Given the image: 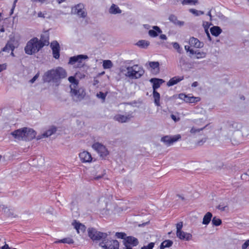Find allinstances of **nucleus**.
Masks as SVG:
<instances>
[{
    "instance_id": "obj_57",
    "label": "nucleus",
    "mask_w": 249,
    "mask_h": 249,
    "mask_svg": "<svg viewBox=\"0 0 249 249\" xmlns=\"http://www.w3.org/2000/svg\"><path fill=\"white\" fill-rule=\"evenodd\" d=\"M0 208L3 210L4 212H6V209H7V208L3 205H0Z\"/></svg>"
},
{
    "instance_id": "obj_60",
    "label": "nucleus",
    "mask_w": 249,
    "mask_h": 249,
    "mask_svg": "<svg viewBox=\"0 0 249 249\" xmlns=\"http://www.w3.org/2000/svg\"><path fill=\"white\" fill-rule=\"evenodd\" d=\"M184 48H185V50H186L187 52H188L189 51L190 49V46H188V45H185V47H184Z\"/></svg>"
},
{
    "instance_id": "obj_11",
    "label": "nucleus",
    "mask_w": 249,
    "mask_h": 249,
    "mask_svg": "<svg viewBox=\"0 0 249 249\" xmlns=\"http://www.w3.org/2000/svg\"><path fill=\"white\" fill-rule=\"evenodd\" d=\"M26 127H23L21 129H17L11 132V134L16 139L18 140L24 141L25 140V130Z\"/></svg>"
},
{
    "instance_id": "obj_5",
    "label": "nucleus",
    "mask_w": 249,
    "mask_h": 249,
    "mask_svg": "<svg viewBox=\"0 0 249 249\" xmlns=\"http://www.w3.org/2000/svg\"><path fill=\"white\" fill-rule=\"evenodd\" d=\"M99 246L104 249H119V243L116 240H106L105 239L100 243Z\"/></svg>"
},
{
    "instance_id": "obj_49",
    "label": "nucleus",
    "mask_w": 249,
    "mask_h": 249,
    "mask_svg": "<svg viewBox=\"0 0 249 249\" xmlns=\"http://www.w3.org/2000/svg\"><path fill=\"white\" fill-rule=\"evenodd\" d=\"M247 248H249V239L247 240L242 245V249H246Z\"/></svg>"
},
{
    "instance_id": "obj_35",
    "label": "nucleus",
    "mask_w": 249,
    "mask_h": 249,
    "mask_svg": "<svg viewBox=\"0 0 249 249\" xmlns=\"http://www.w3.org/2000/svg\"><path fill=\"white\" fill-rule=\"evenodd\" d=\"M113 64L111 61L109 60H105L103 62V67L104 69H108L112 68Z\"/></svg>"
},
{
    "instance_id": "obj_14",
    "label": "nucleus",
    "mask_w": 249,
    "mask_h": 249,
    "mask_svg": "<svg viewBox=\"0 0 249 249\" xmlns=\"http://www.w3.org/2000/svg\"><path fill=\"white\" fill-rule=\"evenodd\" d=\"M25 141H30L34 139L36 136V132L32 128H28L26 127L25 130Z\"/></svg>"
},
{
    "instance_id": "obj_45",
    "label": "nucleus",
    "mask_w": 249,
    "mask_h": 249,
    "mask_svg": "<svg viewBox=\"0 0 249 249\" xmlns=\"http://www.w3.org/2000/svg\"><path fill=\"white\" fill-rule=\"evenodd\" d=\"M107 94L106 93H104L103 92H99V93L97 94V96L99 98H101L104 101L105 100Z\"/></svg>"
},
{
    "instance_id": "obj_7",
    "label": "nucleus",
    "mask_w": 249,
    "mask_h": 249,
    "mask_svg": "<svg viewBox=\"0 0 249 249\" xmlns=\"http://www.w3.org/2000/svg\"><path fill=\"white\" fill-rule=\"evenodd\" d=\"M72 13L77 15L79 17L85 18L87 16L85 6L82 3H79L71 8Z\"/></svg>"
},
{
    "instance_id": "obj_21",
    "label": "nucleus",
    "mask_w": 249,
    "mask_h": 249,
    "mask_svg": "<svg viewBox=\"0 0 249 249\" xmlns=\"http://www.w3.org/2000/svg\"><path fill=\"white\" fill-rule=\"evenodd\" d=\"M184 79V76H174L171 78L167 83L168 87L173 86Z\"/></svg>"
},
{
    "instance_id": "obj_61",
    "label": "nucleus",
    "mask_w": 249,
    "mask_h": 249,
    "mask_svg": "<svg viewBox=\"0 0 249 249\" xmlns=\"http://www.w3.org/2000/svg\"><path fill=\"white\" fill-rule=\"evenodd\" d=\"M17 1H18V0H14V2H13V4L12 8H13L14 9L15 8L16 5V3H17Z\"/></svg>"
},
{
    "instance_id": "obj_6",
    "label": "nucleus",
    "mask_w": 249,
    "mask_h": 249,
    "mask_svg": "<svg viewBox=\"0 0 249 249\" xmlns=\"http://www.w3.org/2000/svg\"><path fill=\"white\" fill-rule=\"evenodd\" d=\"M69 82L71 83L70 85L71 92L72 96H75L79 98L81 95L79 93L78 88V81L74 76H70L68 78Z\"/></svg>"
},
{
    "instance_id": "obj_28",
    "label": "nucleus",
    "mask_w": 249,
    "mask_h": 249,
    "mask_svg": "<svg viewBox=\"0 0 249 249\" xmlns=\"http://www.w3.org/2000/svg\"><path fill=\"white\" fill-rule=\"evenodd\" d=\"M56 131L55 127L52 126L42 134L43 137H48L54 133Z\"/></svg>"
},
{
    "instance_id": "obj_4",
    "label": "nucleus",
    "mask_w": 249,
    "mask_h": 249,
    "mask_svg": "<svg viewBox=\"0 0 249 249\" xmlns=\"http://www.w3.org/2000/svg\"><path fill=\"white\" fill-rule=\"evenodd\" d=\"M88 235L93 241H98L106 239L108 234L106 232L99 231L96 229L91 228L88 229Z\"/></svg>"
},
{
    "instance_id": "obj_50",
    "label": "nucleus",
    "mask_w": 249,
    "mask_h": 249,
    "mask_svg": "<svg viewBox=\"0 0 249 249\" xmlns=\"http://www.w3.org/2000/svg\"><path fill=\"white\" fill-rule=\"evenodd\" d=\"M39 76V73H36L30 80L31 83H33Z\"/></svg>"
},
{
    "instance_id": "obj_9",
    "label": "nucleus",
    "mask_w": 249,
    "mask_h": 249,
    "mask_svg": "<svg viewBox=\"0 0 249 249\" xmlns=\"http://www.w3.org/2000/svg\"><path fill=\"white\" fill-rule=\"evenodd\" d=\"M181 139L180 134H177L174 136H165L161 138V141L165 143L167 145L170 146L174 142L178 141Z\"/></svg>"
},
{
    "instance_id": "obj_47",
    "label": "nucleus",
    "mask_w": 249,
    "mask_h": 249,
    "mask_svg": "<svg viewBox=\"0 0 249 249\" xmlns=\"http://www.w3.org/2000/svg\"><path fill=\"white\" fill-rule=\"evenodd\" d=\"M205 128L204 127H203V128H196L195 127H192L190 130V132L191 133H195L196 132H199L201 130H202L204 128Z\"/></svg>"
},
{
    "instance_id": "obj_22",
    "label": "nucleus",
    "mask_w": 249,
    "mask_h": 249,
    "mask_svg": "<svg viewBox=\"0 0 249 249\" xmlns=\"http://www.w3.org/2000/svg\"><path fill=\"white\" fill-rule=\"evenodd\" d=\"M162 33L161 30L157 26L153 27L152 30H150L148 31L149 35L152 37H155Z\"/></svg>"
},
{
    "instance_id": "obj_30",
    "label": "nucleus",
    "mask_w": 249,
    "mask_h": 249,
    "mask_svg": "<svg viewBox=\"0 0 249 249\" xmlns=\"http://www.w3.org/2000/svg\"><path fill=\"white\" fill-rule=\"evenodd\" d=\"M109 12L113 14H116L121 13L122 11L118 6L113 4L109 9Z\"/></svg>"
},
{
    "instance_id": "obj_63",
    "label": "nucleus",
    "mask_w": 249,
    "mask_h": 249,
    "mask_svg": "<svg viewBox=\"0 0 249 249\" xmlns=\"http://www.w3.org/2000/svg\"><path fill=\"white\" fill-rule=\"evenodd\" d=\"M14 9H15L14 8L12 7V8L10 10V15H12L13 14Z\"/></svg>"
},
{
    "instance_id": "obj_31",
    "label": "nucleus",
    "mask_w": 249,
    "mask_h": 249,
    "mask_svg": "<svg viewBox=\"0 0 249 249\" xmlns=\"http://www.w3.org/2000/svg\"><path fill=\"white\" fill-rule=\"evenodd\" d=\"M173 244V242L171 240H165L163 241L160 244V248H170Z\"/></svg>"
},
{
    "instance_id": "obj_23",
    "label": "nucleus",
    "mask_w": 249,
    "mask_h": 249,
    "mask_svg": "<svg viewBox=\"0 0 249 249\" xmlns=\"http://www.w3.org/2000/svg\"><path fill=\"white\" fill-rule=\"evenodd\" d=\"M114 119L120 123H125L130 120V116L129 115L124 116L118 114L114 116Z\"/></svg>"
},
{
    "instance_id": "obj_48",
    "label": "nucleus",
    "mask_w": 249,
    "mask_h": 249,
    "mask_svg": "<svg viewBox=\"0 0 249 249\" xmlns=\"http://www.w3.org/2000/svg\"><path fill=\"white\" fill-rule=\"evenodd\" d=\"M187 96H188L187 95H186L184 93H180L178 95V98L184 101L185 102H186V99H187Z\"/></svg>"
},
{
    "instance_id": "obj_43",
    "label": "nucleus",
    "mask_w": 249,
    "mask_h": 249,
    "mask_svg": "<svg viewBox=\"0 0 249 249\" xmlns=\"http://www.w3.org/2000/svg\"><path fill=\"white\" fill-rule=\"evenodd\" d=\"M228 207L227 205L225 204L224 203H220L217 207L216 208L221 211H225L226 208Z\"/></svg>"
},
{
    "instance_id": "obj_2",
    "label": "nucleus",
    "mask_w": 249,
    "mask_h": 249,
    "mask_svg": "<svg viewBox=\"0 0 249 249\" xmlns=\"http://www.w3.org/2000/svg\"><path fill=\"white\" fill-rule=\"evenodd\" d=\"M42 48L43 45L39 43V39L37 37H34L27 43L24 51L26 54L32 55L38 52Z\"/></svg>"
},
{
    "instance_id": "obj_15",
    "label": "nucleus",
    "mask_w": 249,
    "mask_h": 249,
    "mask_svg": "<svg viewBox=\"0 0 249 249\" xmlns=\"http://www.w3.org/2000/svg\"><path fill=\"white\" fill-rule=\"evenodd\" d=\"M72 225L74 227V229L76 230L77 232L78 233H84L86 230V226L80 223L79 222L77 221L76 220H74L72 223Z\"/></svg>"
},
{
    "instance_id": "obj_56",
    "label": "nucleus",
    "mask_w": 249,
    "mask_h": 249,
    "mask_svg": "<svg viewBox=\"0 0 249 249\" xmlns=\"http://www.w3.org/2000/svg\"><path fill=\"white\" fill-rule=\"evenodd\" d=\"M32 2H37L38 1L41 3H43L45 2L46 0H31Z\"/></svg>"
},
{
    "instance_id": "obj_62",
    "label": "nucleus",
    "mask_w": 249,
    "mask_h": 249,
    "mask_svg": "<svg viewBox=\"0 0 249 249\" xmlns=\"http://www.w3.org/2000/svg\"><path fill=\"white\" fill-rule=\"evenodd\" d=\"M189 52L191 54H195L196 51H194L193 49H190Z\"/></svg>"
},
{
    "instance_id": "obj_16",
    "label": "nucleus",
    "mask_w": 249,
    "mask_h": 249,
    "mask_svg": "<svg viewBox=\"0 0 249 249\" xmlns=\"http://www.w3.org/2000/svg\"><path fill=\"white\" fill-rule=\"evenodd\" d=\"M189 43L191 47L196 48H201L203 47V43L200 42L197 38L192 37L190 38Z\"/></svg>"
},
{
    "instance_id": "obj_29",
    "label": "nucleus",
    "mask_w": 249,
    "mask_h": 249,
    "mask_svg": "<svg viewBox=\"0 0 249 249\" xmlns=\"http://www.w3.org/2000/svg\"><path fill=\"white\" fill-rule=\"evenodd\" d=\"M153 97L154 99V103L156 106L159 107L160 106V94L156 90H153Z\"/></svg>"
},
{
    "instance_id": "obj_33",
    "label": "nucleus",
    "mask_w": 249,
    "mask_h": 249,
    "mask_svg": "<svg viewBox=\"0 0 249 249\" xmlns=\"http://www.w3.org/2000/svg\"><path fill=\"white\" fill-rule=\"evenodd\" d=\"M200 98L198 97L190 96L188 95L187 99H186V103H194L199 102Z\"/></svg>"
},
{
    "instance_id": "obj_25",
    "label": "nucleus",
    "mask_w": 249,
    "mask_h": 249,
    "mask_svg": "<svg viewBox=\"0 0 249 249\" xmlns=\"http://www.w3.org/2000/svg\"><path fill=\"white\" fill-rule=\"evenodd\" d=\"M210 32L212 35L217 36L221 33L222 30L218 26H213L210 29Z\"/></svg>"
},
{
    "instance_id": "obj_59",
    "label": "nucleus",
    "mask_w": 249,
    "mask_h": 249,
    "mask_svg": "<svg viewBox=\"0 0 249 249\" xmlns=\"http://www.w3.org/2000/svg\"><path fill=\"white\" fill-rule=\"evenodd\" d=\"M198 86V83L197 82H194L192 84V87H196Z\"/></svg>"
},
{
    "instance_id": "obj_27",
    "label": "nucleus",
    "mask_w": 249,
    "mask_h": 249,
    "mask_svg": "<svg viewBox=\"0 0 249 249\" xmlns=\"http://www.w3.org/2000/svg\"><path fill=\"white\" fill-rule=\"evenodd\" d=\"M55 243H64L69 245L72 244L74 243L73 240L70 237L64 238L54 242Z\"/></svg>"
},
{
    "instance_id": "obj_40",
    "label": "nucleus",
    "mask_w": 249,
    "mask_h": 249,
    "mask_svg": "<svg viewBox=\"0 0 249 249\" xmlns=\"http://www.w3.org/2000/svg\"><path fill=\"white\" fill-rule=\"evenodd\" d=\"M115 236L117 238L122 239L124 240V239L126 238V234L124 232H117L115 233Z\"/></svg>"
},
{
    "instance_id": "obj_37",
    "label": "nucleus",
    "mask_w": 249,
    "mask_h": 249,
    "mask_svg": "<svg viewBox=\"0 0 249 249\" xmlns=\"http://www.w3.org/2000/svg\"><path fill=\"white\" fill-rule=\"evenodd\" d=\"M149 66H150V67L151 69H152L153 70L157 69V71H159V70H160V67H159L160 64H159V63L158 62H155V61L150 62L149 63Z\"/></svg>"
},
{
    "instance_id": "obj_3",
    "label": "nucleus",
    "mask_w": 249,
    "mask_h": 249,
    "mask_svg": "<svg viewBox=\"0 0 249 249\" xmlns=\"http://www.w3.org/2000/svg\"><path fill=\"white\" fill-rule=\"evenodd\" d=\"M126 76L132 79L140 78L144 73V71L142 67L138 65L128 67L126 68Z\"/></svg>"
},
{
    "instance_id": "obj_10",
    "label": "nucleus",
    "mask_w": 249,
    "mask_h": 249,
    "mask_svg": "<svg viewBox=\"0 0 249 249\" xmlns=\"http://www.w3.org/2000/svg\"><path fill=\"white\" fill-rule=\"evenodd\" d=\"M53 52V57L58 59L60 57V46L57 41H53L50 45Z\"/></svg>"
},
{
    "instance_id": "obj_20",
    "label": "nucleus",
    "mask_w": 249,
    "mask_h": 249,
    "mask_svg": "<svg viewBox=\"0 0 249 249\" xmlns=\"http://www.w3.org/2000/svg\"><path fill=\"white\" fill-rule=\"evenodd\" d=\"M150 82L153 84L152 88L153 90H156L157 89L160 87L164 81L162 79L153 78L150 80Z\"/></svg>"
},
{
    "instance_id": "obj_58",
    "label": "nucleus",
    "mask_w": 249,
    "mask_h": 249,
    "mask_svg": "<svg viewBox=\"0 0 249 249\" xmlns=\"http://www.w3.org/2000/svg\"><path fill=\"white\" fill-rule=\"evenodd\" d=\"M124 245L125 246L124 249H132V247L129 245H127L125 244H124Z\"/></svg>"
},
{
    "instance_id": "obj_26",
    "label": "nucleus",
    "mask_w": 249,
    "mask_h": 249,
    "mask_svg": "<svg viewBox=\"0 0 249 249\" xmlns=\"http://www.w3.org/2000/svg\"><path fill=\"white\" fill-rule=\"evenodd\" d=\"M169 20L173 22L174 24L178 25H183L184 24V22L183 21H180L178 20L177 17L174 15H171L169 17Z\"/></svg>"
},
{
    "instance_id": "obj_19",
    "label": "nucleus",
    "mask_w": 249,
    "mask_h": 249,
    "mask_svg": "<svg viewBox=\"0 0 249 249\" xmlns=\"http://www.w3.org/2000/svg\"><path fill=\"white\" fill-rule=\"evenodd\" d=\"M39 42L41 43V45H43V47L49 44V35L48 32H45L41 35L40 39L39 40Z\"/></svg>"
},
{
    "instance_id": "obj_44",
    "label": "nucleus",
    "mask_w": 249,
    "mask_h": 249,
    "mask_svg": "<svg viewBox=\"0 0 249 249\" xmlns=\"http://www.w3.org/2000/svg\"><path fill=\"white\" fill-rule=\"evenodd\" d=\"M183 227V223L182 222H179L176 224L177 228V232L176 234L179 232L182 231V228Z\"/></svg>"
},
{
    "instance_id": "obj_24",
    "label": "nucleus",
    "mask_w": 249,
    "mask_h": 249,
    "mask_svg": "<svg viewBox=\"0 0 249 249\" xmlns=\"http://www.w3.org/2000/svg\"><path fill=\"white\" fill-rule=\"evenodd\" d=\"M213 215L210 212H207L203 217L202 224L204 225H208L210 222Z\"/></svg>"
},
{
    "instance_id": "obj_52",
    "label": "nucleus",
    "mask_w": 249,
    "mask_h": 249,
    "mask_svg": "<svg viewBox=\"0 0 249 249\" xmlns=\"http://www.w3.org/2000/svg\"><path fill=\"white\" fill-rule=\"evenodd\" d=\"M38 17L39 18H45V14L43 13L42 12H39L37 14Z\"/></svg>"
},
{
    "instance_id": "obj_18",
    "label": "nucleus",
    "mask_w": 249,
    "mask_h": 249,
    "mask_svg": "<svg viewBox=\"0 0 249 249\" xmlns=\"http://www.w3.org/2000/svg\"><path fill=\"white\" fill-rule=\"evenodd\" d=\"M177 236L180 240L190 241L192 238V235L188 232H186L181 231L179 232L176 234Z\"/></svg>"
},
{
    "instance_id": "obj_41",
    "label": "nucleus",
    "mask_w": 249,
    "mask_h": 249,
    "mask_svg": "<svg viewBox=\"0 0 249 249\" xmlns=\"http://www.w3.org/2000/svg\"><path fill=\"white\" fill-rule=\"evenodd\" d=\"M172 45L174 48L177 51L178 53H181L182 51V49L180 47L179 44L177 42H173Z\"/></svg>"
},
{
    "instance_id": "obj_46",
    "label": "nucleus",
    "mask_w": 249,
    "mask_h": 249,
    "mask_svg": "<svg viewBox=\"0 0 249 249\" xmlns=\"http://www.w3.org/2000/svg\"><path fill=\"white\" fill-rule=\"evenodd\" d=\"M154 243L151 242L149 243L147 246H144L141 249H153L154 246Z\"/></svg>"
},
{
    "instance_id": "obj_34",
    "label": "nucleus",
    "mask_w": 249,
    "mask_h": 249,
    "mask_svg": "<svg viewBox=\"0 0 249 249\" xmlns=\"http://www.w3.org/2000/svg\"><path fill=\"white\" fill-rule=\"evenodd\" d=\"M183 5H195L198 3V0H181Z\"/></svg>"
},
{
    "instance_id": "obj_53",
    "label": "nucleus",
    "mask_w": 249,
    "mask_h": 249,
    "mask_svg": "<svg viewBox=\"0 0 249 249\" xmlns=\"http://www.w3.org/2000/svg\"><path fill=\"white\" fill-rule=\"evenodd\" d=\"M160 39L162 40H166L167 39V36L165 35L162 34L160 36Z\"/></svg>"
},
{
    "instance_id": "obj_55",
    "label": "nucleus",
    "mask_w": 249,
    "mask_h": 249,
    "mask_svg": "<svg viewBox=\"0 0 249 249\" xmlns=\"http://www.w3.org/2000/svg\"><path fill=\"white\" fill-rule=\"evenodd\" d=\"M171 118L174 120L175 121V122H177V121H178L179 120V118H176V116L173 114H172L171 116Z\"/></svg>"
},
{
    "instance_id": "obj_1",
    "label": "nucleus",
    "mask_w": 249,
    "mask_h": 249,
    "mask_svg": "<svg viewBox=\"0 0 249 249\" xmlns=\"http://www.w3.org/2000/svg\"><path fill=\"white\" fill-rule=\"evenodd\" d=\"M67 76L66 71L62 67L52 69L46 72L43 76L44 82H56L58 80L65 78Z\"/></svg>"
},
{
    "instance_id": "obj_12",
    "label": "nucleus",
    "mask_w": 249,
    "mask_h": 249,
    "mask_svg": "<svg viewBox=\"0 0 249 249\" xmlns=\"http://www.w3.org/2000/svg\"><path fill=\"white\" fill-rule=\"evenodd\" d=\"M79 157L83 163H89L92 160L91 154L86 151H84L79 154Z\"/></svg>"
},
{
    "instance_id": "obj_54",
    "label": "nucleus",
    "mask_w": 249,
    "mask_h": 249,
    "mask_svg": "<svg viewBox=\"0 0 249 249\" xmlns=\"http://www.w3.org/2000/svg\"><path fill=\"white\" fill-rule=\"evenodd\" d=\"M1 249H11V248L9 247L8 244H5L1 248Z\"/></svg>"
},
{
    "instance_id": "obj_51",
    "label": "nucleus",
    "mask_w": 249,
    "mask_h": 249,
    "mask_svg": "<svg viewBox=\"0 0 249 249\" xmlns=\"http://www.w3.org/2000/svg\"><path fill=\"white\" fill-rule=\"evenodd\" d=\"M6 67L7 66L6 64H0V72L3 71V70H6Z\"/></svg>"
},
{
    "instance_id": "obj_8",
    "label": "nucleus",
    "mask_w": 249,
    "mask_h": 249,
    "mask_svg": "<svg viewBox=\"0 0 249 249\" xmlns=\"http://www.w3.org/2000/svg\"><path fill=\"white\" fill-rule=\"evenodd\" d=\"M92 148L100 155L101 157H105L108 154V151L106 147L99 142L94 143Z\"/></svg>"
},
{
    "instance_id": "obj_39",
    "label": "nucleus",
    "mask_w": 249,
    "mask_h": 249,
    "mask_svg": "<svg viewBox=\"0 0 249 249\" xmlns=\"http://www.w3.org/2000/svg\"><path fill=\"white\" fill-rule=\"evenodd\" d=\"M189 11L196 16H198L204 14V12L201 11H198L195 9H190Z\"/></svg>"
},
{
    "instance_id": "obj_42",
    "label": "nucleus",
    "mask_w": 249,
    "mask_h": 249,
    "mask_svg": "<svg viewBox=\"0 0 249 249\" xmlns=\"http://www.w3.org/2000/svg\"><path fill=\"white\" fill-rule=\"evenodd\" d=\"M195 54H196V57L197 59L204 58L206 56V53H205L204 52H200L196 51L195 52Z\"/></svg>"
},
{
    "instance_id": "obj_36",
    "label": "nucleus",
    "mask_w": 249,
    "mask_h": 249,
    "mask_svg": "<svg viewBox=\"0 0 249 249\" xmlns=\"http://www.w3.org/2000/svg\"><path fill=\"white\" fill-rule=\"evenodd\" d=\"M137 45L142 48H145L149 46V43L147 41L141 40L137 43Z\"/></svg>"
},
{
    "instance_id": "obj_38",
    "label": "nucleus",
    "mask_w": 249,
    "mask_h": 249,
    "mask_svg": "<svg viewBox=\"0 0 249 249\" xmlns=\"http://www.w3.org/2000/svg\"><path fill=\"white\" fill-rule=\"evenodd\" d=\"M212 222L213 226H218L221 224L222 221L220 219L214 216L212 219Z\"/></svg>"
},
{
    "instance_id": "obj_17",
    "label": "nucleus",
    "mask_w": 249,
    "mask_h": 249,
    "mask_svg": "<svg viewBox=\"0 0 249 249\" xmlns=\"http://www.w3.org/2000/svg\"><path fill=\"white\" fill-rule=\"evenodd\" d=\"M124 244L135 247L138 245L139 241L137 238L132 236H127L126 238L124 239Z\"/></svg>"
},
{
    "instance_id": "obj_32",
    "label": "nucleus",
    "mask_w": 249,
    "mask_h": 249,
    "mask_svg": "<svg viewBox=\"0 0 249 249\" xmlns=\"http://www.w3.org/2000/svg\"><path fill=\"white\" fill-rule=\"evenodd\" d=\"M15 49V47L14 45L12 43H11L10 42H8L5 46L3 47L2 49V51L3 52H7L9 53L10 51H12V52L14 51Z\"/></svg>"
},
{
    "instance_id": "obj_13",
    "label": "nucleus",
    "mask_w": 249,
    "mask_h": 249,
    "mask_svg": "<svg viewBox=\"0 0 249 249\" xmlns=\"http://www.w3.org/2000/svg\"><path fill=\"white\" fill-rule=\"evenodd\" d=\"M88 57L86 55L79 54L76 56L71 57L69 59V64L73 65L75 63H81L83 59H87Z\"/></svg>"
},
{
    "instance_id": "obj_64",
    "label": "nucleus",
    "mask_w": 249,
    "mask_h": 249,
    "mask_svg": "<svg viewBox=\"0 0 249 249\" xmlns=\"http://www.w3.org/2000/svg\"><path fill=\"white\" fill-rule=\"evenodd\" d=\"M207 15L208 16H209V17H210V18H212V15H211V11H209L208 12V13H207Z\"/></svg>"
}]
</instances>
